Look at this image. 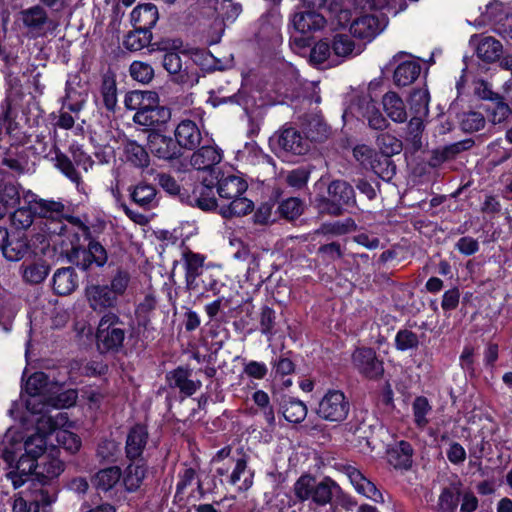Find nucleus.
<instances>
[{
    "label": "nucleus",
    "mask_w": 512,
    "mask_h": 512,
    "mask_svg": "<svg viewBox=\"0 0 512 512\" xmlns=\"http://www.w3.org/2000/svg\"><path fill=\"white\" fill-rule=\"evenodd\" d=\"M68 222L77 226L81 231L86 246L73 245L66 252L67 260L82 271H90L93 268H102L108 262V252L104 245L98 240L100 234L106 228V222L97 219L94 222H83L79 217L70 216Z\"/></svg>",
    "instance_id": "f257e3e1"
},
{
    "label": "nucleus",
    "mask_w": 512,
    "mask_h": 512,
    "mask_svg": "<svg viewBox=\"0 0 512 512\" xmlns=\"http://www.w3.org/2000/svg\"><path fill=\"white\" fill-rule=\"evenodd\" d=\"M48 385V376L44 372L33 373L26 381L24 390L29 395L26 400V408L33 414L46 412L48 403L44 402V393ZM77 394L75 391L60 393L55 399H49V405L62 408L69 407L75 403Z\"/></svg>",
    "instance_id": "f03ea898"
},
{
    "label": "nucleus",
    "mask_w": 512,
    "mask_h": 512,
    "mask_svg": "<svg viewBox=\"0 0 512 512\" xmlns=\"http://www.w3.org/2000/svg\"><path fill=\"white\" fill-rule=\"evenodd\" d=\"M155 45L158 50L165 52L162 65L171 75L173 82L190 87L198 83V74L195 65L189 60L183 62L181 56L173 51L182 45L180 40H164Z\"/></svg>",
    "instance_id": "7ed1b4c3"
},
{
    "label": "nucleus",
    "mask_w": 512,
    "mask_h": 512,
    "mask_svg": "<svg viewBox=\"0 0 512 512\" xmlns=\"http://www.w3.org/2000/svg\"><path fill=\"white\" fill-rule=\"evenodd\" d=\"M340 491V486L330 477L316 482V478L309 473L302 474L293 485L294 495L299 502L311 499L318 506L329 504Z\"/></svg>",
    "instance_id": "20e7f679"
},
{
    "label": "nucleus",
    "mask_w": 512,
    "mask_h": 512,
    "mask_svg": "<svg viewBox=\"0 0 512 512\" xmlns=\"http://www.w3.org/2000/svg\"><path fill=\"white\" fill-rule=\"evenodd\" d=\"M327 197L317 198V207L321 213L340 216L350 208H356V194L353 186L345 180L337 179L329 183Z\"/></svg>",
    "instance_id": "39448f33"
},
{
    "label": "nucleus",
    "mask_w": 512,
    "mask_h": 512,
    "mask_svg": "<svg viewBox=\"0 0 512 512\" xmlns=\"http://www.w3.org/2000/svg\"><path fill=\"white\" fill-rule=\"evenodd\" d=\"M126 324L114 312L104 313L96 330V343L101 353H119L124 347Z\"/></svg>",
    "instance_id": "423d86ee"
},
{
    "label": "nucleus",
    "mask_w": 512,
    "mask_h": 512,
    "mask_svg": "<svg viewBox=\"0 0 512 512\" xmlns=\"http://www.w3.org/2000/svg\"><path fill=\"white\" fill-rule=\"evenodd\" d=\"M347 113H350L357 119L366 121L369 128L373 130L384 131L390 126L388 120L376 106V102L370 93L355 95L348 107Z\"/></svg>",
    "instance_id": "0eeeda50"
},
{
    "label": "nucleus",
    "mask_w": 512,
    "mask_h": 512,
    "mask_svg": "<svg viewBox=\"0 0 512 512\" xmlns=\"http://www.w3.org/2000/svg\"><path fill=\"white\" fill-rule=\"evenodd\" d=\"M32 198V207L36 216L47 219L53 226L47 227L49 234L61 235L66 230V225L63 220H67L71 215H68V209L60 201L46 200L36 198L34 194H30Z\"/></svg>",
    "instance_id": "6e6552de"
},
{
    "label": "nucleus",
    "mask_w": 512,
    "mask_h": 512,
    "mask_svg": "<svg viewBox=\"0 0 512 512\" xmlns=\"http://www.w3.org/2000/svg\"><path fill=\"white\" fill-rule=\"evenodd\" d=\"M350 402L344 392L337 389L328 390L318 403L316 414L329 422H343L348 417Z\"/></svg>",
    "instance_id": "1a4fd4ad"
},
{
    "label": "nucleus",
    "mask_w": 512,
    "mask_h": 512,
    "mask_svg": "<svg viewBox=\"0 0 512 512\" xmlns=\"http://www.w3.org/2000/svg\"><path fill=\"white\" fill-rule=\"evenodd\" d=\"M270 144L278 152L304 155L310 150V141L294 127H284L270 138Z\"/></svg>",
    "instance_id": "9d476101"
},
{
    "label": "nucleus",
    "mask_w": 512,
    "mask_h": 512,
    "mask_svg": "<svg viewBox=\"0 0 512 512\" xmlns=\"http://www.w3.org/2000/svg\"><path fill=\"white\" fill-rule=\"evenodd\" d=\"M351 361L354 369L368 379H379L384 373L383 361L370 347L356 348L352 353Z\"/></svg>",
    "instance_id": "9b49d317"
},
{
    "label": "nucleus",
    "mask_w": 512,
    "mask_h": 512,
    "mask_svg": "<svg viewBox=\"0 0 512 512\" xmlns=\"http://www.w3.org/2000/svg\"><path fill=\"white\" fill-rule=\"evenodd\" d=\"M147 146L153 156L163 161L172 162L183 155L175 138L158 132L149 133Z\"/></svg>",
    "instance_id": "f8f14e48"
},
{
    "label": "nucleus",
    "mask_w": 512,
    "mask_h": 512,
    "mask_svg": "<svg viewBox=\"0 0 512 512\" xmlns=\"http://www.w3.org/2000/svg\"><path fill=\"white\" fill-rule=\"evenodd\" d=\"M24 27L33 37H43L54 26L47 11L41 5H34L20 12Z\"/></svg>",
    "instance_id": "ddd939ff"
},
{
    "label": "nucleus",
    "mask_w": 512,
    "mask_h": 512,
    "mask_svg": "<svg viewBox=\"0 0 512 512\" xmlns=\"http://www.w3.org/2000/svg\"><path fill=\"white\" fill-rule=\"evenodd\" d=\"M214 187L215 184L212 179L204 178L199 184L194 186L191 194H186L184 202L203 211L216 210L218 205Z\"/></svg>",
    "instance_id": "4468645a"
},
{
    "label": "nucleus",
    "mask_w": 512,
    "mask_h": 512,
    "mask_svg": "<svg viewBox=\"0 0 512 512\" xmlns=\"http://www.w3.org/2000/svg\"><path fill=\"white\" fill-rule=\"evenodd\" d=\"M223 159V152L213 145H204L195 150L190 157V165L199 171L210 172L211 178L216 175V165Z\"/></svg>",
    "instance_id": "2eb2a0df"
},
{
    "label": "nucleus",
    "mask_w": 512,
    "mask_h": 512,
    "mask_svg": "<svg viewBox=\"0 0 512 512\" xmlns=\"http://www.w3.org/2000/svg\"><path fill=\"white\" fill-rule=\"evenodd\" d=\"M211 179L216 180L214 184L217 188L219 197L222 199L231 200L235 197L241 196L247 190L246 181L231 173L217 171L216 175Z\"/></svg>",
    "instance_id": "dca6fc26"
},
{
    "label": "nucleus",
    "mask_w": 512,
    "mask_h": 512,
    "mask_svg": "<svg viewBox=\"0 0 512 512\" xmlns=\"http://www.w3.org/2000/svg\"><path fill=\"white\" fill-rule=\"evenodd\" d=\"M89 307L99 313H107L117 306L118 298L108 285H92L86 288Z\"/></svg>",
    "instance_id": "f3484780"
},
{
    "label": "nucleus",
    "mask_w": 512,
    "mask_h": 512,
    "mask_svg": "<svg viewBox=\"0 0 512 512\" xmlns=\"http://www.w3.org/2000/svg\"><path fill=\"white\" fill-rule=\"evenodd\" d=\"M131 462L122 471V484L128 493L137 492L144 483L149 466L144 459L130 460Z\"/></svg>",
    "instance_id": "a211bd4d"
},
{
    "label": "nucleus",
    "mask_w": 512,
    "mask_h": 512,
    "mask_svg": "<svg viewBox=\"0 0 512 512\" xmlns=\"http://www.w3.org/2000/svg\"><path fill=\"white\" fill-rule=\"evenodd\" d=\"M29 500L31 505L34 506L33 512H39L40 508L50 506L57 499L58 489L46 482H42L36 479L31 480L29 485Z\"/></svg>",
    "instance_id": "6ab92c4d"
},
{
    "label": "nucleus",
    "mask_w": 512,
    "mask_h": 512,
    "mask_svg": "<svg viewBox=\"0 0 512 512\" xmlns=\"http://www.w3.org/2000/svg\"><path fill=\"white\" fill-rule=\"evenodd\" d=\"M37 457L25 452L16 462L15 468L6 474L15 489L33 480L31 475L38 470Z\"/></svg>",
    "instance_id": "aec40b11"
},
{
    "label": "nucleus",
    "mask_w": 512,
    "mask_h": 512,
    "mask_svg": "<svg viewBox=\"0 0 512 512\" xmlns=\"http://www.w3.org/2000/svg\"><path fill=\"white\" fill-rule=\"evenodd\" d=\"M175 140L180 149L194 150L202 140V134L198 125L189 119L182 120L175 128Z\"/></svg>",
    "instance_id": "412c9836"
},
{
    "label": "nucleus",
    "mask_w": 512,
    "mask_h": 512,
    "mask_svg": "<svg viewBox=\"0 0 512 512\" xmlns=\"http://www.w3.org/2000/svg\"><path fill=\"white\" fill-rule=\"evenodd\" d=\"M171 117L169 108L159 106V100L145 107L143 111L136 112L133 121L141 126L156 127L165 124Z\"/></svg>",
    "instance_id": "4be33fe9"
},
{
    "label": "nucleus",
    "mask_w": 512,
    "mask_h": 512,
    "mask_svg": "<svg viewBox=\"0 0 512 512\" xmlns=\"http://www.w3.org/2000/svg\"><path fill=\"white\" fill-rule=\"evenodd\" d=\"M148 431L146 426L136 424L130 428L125 444L126 457L129 460L142 459L141 456L148 442Z\"/></svg>",
    "instance_id": "5701e85b"
},
{
    "label": "nucleus",
    "mask_w": 512,
    "mask_h": 512,
    "mask_svg": "<svg viewBox=\"0 0 512 512\" xmlns=\"http://www.w3.org/2000/svg\"><path fill=\"white\" fill-rule=\"evenodd\" d=\"M190 370L184 367H177L176 369L167 372L166 382L172 389H178L181 394L185 396H192L201 387L200 381H193L190 379Z\"/></svg>",
    "instance_id": "b1692460"
},
{
    "label": "nucleus",
    "mask_w": 512,
    "mask_h": 512,
    "mask_svg": "<svg viewBox=\"0 0 512 512\" xmlns=\"http://www.w3.org/2000/svg\"><path fill=\"white\" fill-rule=\"evenodd\" d=\"M159 18L158 9L152 3L137 5L131 12V23L134 28H139L143 34L151 33V29Z\"/></svg>",
    "instance_id": "393cba45"
},
{
    "label": "nucleus",
    "mask_w": 512,
    "mask_h": 512,
    "mask_svg": "<svg viewBox=\"0 0 512 512\" xmlns=\"http://www.w3.org/2000/svg\"><path fill=\"white\" fill-rule=\"evenodd\" d=\"M326 23L325 17L314 10L297 12L292 18L294 29L301 34L320 31L326 26Z\"/></svg>",
    "instance_id": "a878e982"
},
{
    "label": "nucleus",
    "mask_w": 512,
    "mask_h": 512,
    "mask_svg": "<svg viewBox=\"0 0 512 512\" xmlns=\"http://www.w3.org/2000/svg\"><path fill=\"white\" fill-rule=\"evenodd\" d=\"M79 279L74 267L58 268L52 277V288L55 294L66 296L78 287Z\"/></svg>",
    "instance_id": "bb28decb"
},
{
    "label": "nucleus",
    "mask_w": 512,
    "mask_h": 512,
    "mask_svg": "<svg viewBox=\"0 0 512 512\" xmlns=\"http://www.w3.org/2000/svg\"><path fill=\"white\" fill-rule=\"evenodd\" d=\"M50 272V265L45 259L25 260L20 266V273L25 283L37 285L42 283Z\"/></svg>",
    "instance_id": "cd10ccee"
},
{
    "label": "nucleus",
    "mask_w": 512,
    "mask_h": 512,
    "mask_svg": "<svg viewBox=\"0 0 512 512\" xmlns=\"http://www.w3.org/2000/svg\"><path fill=\"white\" fill-rule=\"evenodd\" d=\"M382 30L379 19L374 15H363L350 25V33L359 39L371 41Z\"/></svg>",
    "instance_id": "c85d7f7f"
},
{
    "label": "nucleus",
    "mask_w": 512,
    "mask_h": 512,
    "mask_svg": "<svg viewBox=\"0 0 512 512\" xmlns=\"http://www.w3.org/2000/svg\"><path fill=\"white\" fill-rule=\"evenodd\" d=\"M462 493V481L456 477L439 495L436 512H455Z\"/></svg>",
    "instance_id": "c756f323"
},
{
    "label": "nucleus",
    "mask_w": 512,
    "mask_h": 512,
    "mask_svg": "<svg viewBox=\"0 0 512 512\" xmlns=\"http://www.w3.org/2000/svg\"><path fill=\"white\" fill-rule=\"evenodd\" d=\"M185 281L188 290H196L199 288L197 278L203 273L204 257L191 251L183 254Z\"/></svg>",
    "instance_id": "7c9ffc66"
},
{
    "label": "nucleus",
    "mask_w": 512,
    "mask_h": 512,
    "mask_svg": "<svg viewBox=\"0 0 512 512\" xmlns=\"http://www.w3.org/2000/svg\"><path fill=\"white\" fill-rule=\"evenodd\" d=\"M54 150L55 156L52 160L55 161V166L73 183L79 187L82 184V178L80 173L75 168L73 161L64 153L60 152L55 144L51 145V149L49 152H46V147L43 146V149L39 151V154H42L44 157H48L51 151Z\"/></svg>",
    "instance_id": "2f4dec72"
},
{
    "label": "nucleus",
    "mask_w": 512,
    "mask_h": 512,
    "mask_svg": "<svg viewBox=\"0 0 512 512\" xmlns=\"http://www.w3.org/2000/svg\"><path fill=\"white\" fill-rule=\"evenodd\" d=\"M30 250V242L23 233L9 235L8 241L2 251L8 261H19L23 259Z\"/></svg>",
    "instance_id": "473e14b6"
},
{
    "label": "nucleus",
    "mask_w": 512,
    "mask_h": 512,
    "mask_svg": "<svg viewBox=\"0 0 512 512\" xmlns=\"http://www.w3.org/2000/svg\"><path fill=\"white\" fill-rule=\"evenodd\" d=\"M129 191L132 202L144 210H150L157 205V190L153 185L140 182L131 187Z\"/></svg>",
    "instance_id": "72a5a7b5"
},
{
    "label": "nucleus",
    "mask_w": 512,
    "mask_h": 512,
    "mask_svg": "<svg viewBox=\"0 0 512 512\" xmlns=\"http://www.w3.org/2000/svg\"><path fill=\"white\" fill-rule=\"evenodd\" d=\"M421 65L414 60H405L396 65L393 72V80L396 86L405 87L411 85L420 75Z\"/></svg>",
    "instance_id": "f704fd0d"
},
{
    "label": "nucleus",
    "mask_w": 512,
    "mask_h": 512,
    "mask_svg": "<svg viewBox=\"0 0 512 512\" xmlns=\"http://www.w3.org/2000/svg\"><path fill=\"white\" fill-rule=\"evenodd\" d=\"M124 155L126 162L136 169L144 170L150 165V155L144 146L135 140H127L124 143Z\"/></svg>",
    "instance_id": "c9c22d12"
},
{
    "label": "nucleus",
    "mask_w": 512,
    "mask_h": 512,
    "mask_svg": "<svg viewBox=\"0 0 512 512\" xmlns=\"http://www.w3.org/2000/svg\"><path fill=\"white\" fill-rule=\"evenodd\" d=\"M412 445L407 441H400L388 451V462L396 469H409L412 466Z\"/></svg>",
    "instance_id": "e433bc0d"
},
{
    "label": "nucleus",
    "mask_w": 512,
    "mask_h": 512,
    "mask_svg": "<svg viewBox=\"0 0 512 512\" xmlns=\"http://www.w3.org/2000/svg\"><path fill=\"white\" fill-rule=\"evenodd\" d=\"M383 109L394 122L403 123L407 119L405 104L395 92H387L382 98Z\"/></svg>",
    "instance_id": "4c0bfd02"
},
{
    "label": "nucleus",
    "mask_w": 512,
    "mask_h": 512,
    "mask_svg": "<svg viewBox=\"0 0 512 512\" xmlns=\"http://www.w3.org/2000/svg\"><path fill=\"white\" fill-rule=\"evenodd\" d=\"M502 49L499 40L492 36H481L476 46V54L484 62L491 63L500 58Z\"/></svg>",
    "instance_id": "58836bf2"
},
{
    "label": "nucleus",
    "mask_w": 512,
    "mask_h": 512,
    "mask_svg": "<svg viewBox=\"0 0 512 512\" xmlns=\"http://www.w3.org/2000/svg\"><path fill=\"white\" fill-rule=\"evenodd\" d=\"M248 456L242 454L235 462L234 469L228 477V483L236 485L244 476L242 483L238 486L239 491H247L253 485V472L247 471Z\"/></svg>",
    "instance_id": "ea45409f"
},
{
    "label": "nucleus",
    "mask_w": 512,
    "mask_h": 512,
    "mask_svg": "<svg viewBox=\"0 0 512 512\" xmlns=\"http://www.w3.org/2000/svg\"><path fill=\"white\" fill-rule=\"evenodd\" d=\"M158 100L159 95L155 91L133 90L125 95L124 105L128 110H136V112H139Z\"/></svg>",
    "instance_id": "a19ab883"
},
{
    "label": "nucleus",
    "mask_w": 512,
    "mask_h": 512,
    "mask_svg": "<svg viewBox=\"0 0 512 512\" xmlns=\"http://www.w3.org/2000/svg\"><path fill=\"white\" fill-rule=\"evenodd\" d=\"M121 476L122 471L118 466L107 467L95 474L93 484L98 491L108 492L120 482Z\"/></svg>",
    "instance_id": "79ce46f5"
},
{
    "label": "nucleus",
    "mask_w": 512,
    "mask_h": 512,
    "mask_svg": "<svg viewBox=\"0 0 512 512\" xmlns=\"http://www.w3.org/2000/svg\"><path fill=\"white\" fill-rule=\"evenodd\" d=\"M64 471V463L55 457L45 456L38 463L36 480L46 482L57 478Z\"/></svg>",
    "instance_id": "37998d69"
},
{
    "label": "nucleus",
    "mask_w": 512,
    "mask_h": 512,
    "mask_svg": "<svg viewBox=\"0 0 512 512\" xmlns=\"http://www.w3.org/2000/svg\"><path fill=\"white\" fill-rule=\"evenodd\" d=\"M281 412L285 420L298 424L304 421L307 416L306 405L293 397L284 398L281 402Z\"/></svg>",
    "instance_id": "c03bdc74"
},
{
    "label": "nucleus",
    "mask_w": 512,
    "mask_h": 512,
    "mask_svg": "<svg viewBox=\"0 0 512 512\" xmlns=\"http://www.w3.org/2000/svg\"><path fill=\"white\" fill-rule=\"evenodd\" d=\"M24 200L28 204L27 207H18L10 212L12 226L17 230H26L29 228L33 223L34 216H36L32 207V198L30 197V193L24 196Z\"/></svg>",
    "instance_id": "a18cd8bd"
},
{
    "label": "nucleus",
    "mask_w": 512,
    "mask_h": 512,
    "mask_svg": "<svg viewBox=\"0 0 512 512\" xmlns=\"http://www.w3.org/2000/svg\"><path fill=\"white\" fill-rule=\"evenodd\" d=\"M424 122L422 116H414L410 119L406 127L405 141L412 152L419 151L422 144V134L424 131Z\"/></svg>",
    "instance_id": "49530a36"
},
{
    "label": "nucleus",
    "mask_w": 512,
    "mask_h": 512,
    "mask_svg": "<svg viewBox=\"0 0 512 512\" xmlns=\"http://www.w3.org/2000/svg\"><path fill=\"white\" fill-rule=\"evenodd\" d=\"M100 92L106 109L114 112L117 105V87L114 74L106 73L103 75Z\"/></svg>",
    "instance_id": "de8ad7c7"
},
{
    "label": "nucleus",
    "mask_w": 512,
    "mask_h": 512,
    "mask_svg": "<svg viewBox=\"0 0 512 512\" xmlns=\"http://www.w3.org/2000/svg\"><path fill=\"white\" fill-rule=\"evenodd\" d=\"M368 169L384 181H390L396 174V164L392 157L380 153H377Z\"/></svg>",
    "instance_id": "09e8293b"
},
{
    "label": "nucleus",
    "mask_w": 512,
    "mask_h": 512,
    "mask_svg": "<svg viewBox=\"0 0 512 512\" xmlns=\"http://www.w3.org/2000/svg\"><path fill=\"white\" fill-rule=\"evenodd\" d=\"M20 186L14 183H3L0 186V203L10 213L20 204Z\"/></svg>",
    "instance_id": "8fccbe9b"
},
{
    "label": "nucleus",
    "mask_w": 512,
    "mask_h": 512,
    "mask_svg": "<svg viewBox=\"0 0 512 512\" xmlns=\"http://www.w3.org/2000/svg\"><path fill=\"white\" fill-rule=\"evenodd\" d=\"M376 144L380 150V154L391 157L399 154L403 149L402 140L388 132L380 133L376 138Z\"/></svg>",
    "instance_id": "3c124183"
},
{
    "label": "nucleus",
    "mask_w": 512,
    "mask_h": 512,
    "mask_svg": "<svg viewBox=\"0 0 512 512\" xmlns=\"http://www.w3.org/2000/svg\"><path fill=\"white\" fill-rule=\"evenodd\" d=\"M419 344L418 335L407 328L399 329L395 335L394 345L398 351L417 350Z\"/></svg>",
    "instance_id": "603ef678"
},
{
    "label": "nucleus",
    "mask_w": 512,
    "mask_h": 512,
    "mask_svg": "<svg viewBox=\"0 0 512 512\" xmlns=\"http://www.w3.org/2000/svg\"><path fill=\"white\" fill-rule=\"evenodd\" d=\"M253 207V202L241 195L231 199L229 205L222 208L221 213L224 217L243 216L250 213Z\"/></svg>",
    "instance_id": "864d4df0"
},
{
    "label": "nucleus",
    "mask_w": 512,
    "mask_h": 512,
    "mask_svg": "<svg viewBox=\"0 0 512 512\" xmlns=\"http://www.w3.org/2000/svg\"><path fill=\"white\" fill-rule=\"evenodd\" d=\"M412 410L415 425L418 428H424L429 422L426 416L432 410L428 399L424 396L416 397L412 403Z\"/></svg>",
    "instance_id": "5fc2aeb1"
},
{
    "label": "nucleus",
    "mask_w": 512,
    "mask_h": 512,
    "mask_svg": "<svg viewBox=\"0 0 512 512\" xmlns=\"http://www.w3.org/2000/svg\"><path fill=\"white\" fill-rule=\"evenodd\" d=\"M331 46L334 56L346 58L352 55L355 43L347 34H336L331 41Z\"/></svg>",
    "instance_id": "6e6d98bb"
},
{
    "label": "nucleus",
    "mask_w": 512,
    "mask_h": 512,
    "mask_svg": "<svg viewBox=\"0 0 512 512\" xmlns=\"http://www.w3.org/2000/svg\"><path fill=\"white\" fill-rule=\"evenodd\" d=\"M277 211L281 217L294 220L303 213V202L297 197H290L279 204Z\"/></svg>",
    "instance_id": "4d7b16f0"
},
{
    "label": "nucleus",
    "mask_w": 512,
    "mask_h": 512,
    "mask_svg": "<svg viewBox=\"0 0 512 512\" xmlns=\"http://www.w3.org/2000/svg\"><path fill=\"white\" fill-rule=\"evenodd\" d=\"M483 109L494 124L505 121L511 114L509 105L503 101L502 97L492 104L484 105Z\"/></svg>",
    "instance_id": "13d9d810"
},
{
    "label": "nucleus",
    "mask_w": 512,
    "mask_h": 512,
    "mask_svg": "<svg viewBox=\"0 0 512 512\" xmlns=\"http://www.w3.org/2000/svg\"><path fill=\"white\" fill-rule=\"evenodd\" d=\"M152 39V33L143 34L139 31V28H135L134 31H130L124 41V47L129 51H139L146 47Z\"/></svg>",
    "instance_id": "bf43d9fd"
},
{
    "label": "nucleus",
    "mask_w": 512,
    "mask_h": 512,
    "mask_svg": "<svg viewBox=\"0 0 512 512\" xmlns=\"http://www.w3.org/2000/svg\"><path fill=\"white\" fill-rule=\"evenodd\" d=\"M357 225L352 218H347L344 221H336L334 223L323 224L320 229L316 231L318 234H332L344 235L346 233L355 231Z\"/></svg>",
    "instance_id": "052dcab7"
},
{
    "label": "nucleus",
    "mask_w": 512,
    "mask_h": 512,
    "mask_svg": "<svg viewBox=\"0 0 512 512\" xmlns=\"http://www.w3.org/2000/svg\"><path fill=\"white\" fill-rule=\"evenodd\" d=\"M129 73L134 80L142 84H148L154 78L152 66L142 61H133L129 67Z\"/></svg>",
    "instance_id": "680f3d73"
},
{
    "label": "nucleus",
    "mask_w": 512,
    "mask_h": 512,
    "mask_svg": "<svg viewBox=\"0 0 512 512\" xmlns=\"http://www.w3.org/2000/svg\"><path fill=\"white\" fill-rule=\"evenodd\" d=\"M430 95L427 90L417 89L410 95L411 109L415 111L416 116L425 117L429 113Z\"/></svg>",
    "instance_id": "e2e57ef3"
},
{
    "label": "nucleus",
    "mask_w": 512,
    "mask_h": 512,
    "mask_svg": "<svg viewBox=\"0 0 512 512\" xmlns=\"http://www.w3.org/2000/svg\"><path fill=\"white\" fill-rule=\"evenodd\" d=\"M155 180L165 192L172 196H178L184 202L186 193L182 192L181 186L173 176L168 173H158Z\"/></svg>",
    "instance_id": "0e129e2a"
},
{
    "label": "nucleus",
    "mask_w": 512,
    "mask_h": 512,
    "mask_svg": "<svg viewBox=\"0 0 512 512\" xmlns=\"http://www.w3.org/2000/svg\"><path fill=\"white\" fill-rule=\"evenodd\" d=\"M333 56L331 42L327 39L317 42L310 51V61L314 64H322Z\"/></svg>",
    "instance_id": "69168bd1"
},
{
    "label": "nucleus",
    "mask_w": 512,
    "mask_h": 512,
    "mask_svg": "<svg viewBox=\"0 0 512 512\" xmlns=\"http://www.w3.org/2000/svg\"><path fill=\"white\" fill-rule=\"evenodd\" d=\"M275 325H276L275 311L268 306H264L260 313V331H261V333L263 335L267 336L268 339H271L276 334Z\"/></svg>",
    "instance_id": "338daca9"
},
{
    "label": "nucleus",
    "mask_w": 512,
    "mask_h": 512,
    "mask_svg": "<svg viewBox=\"0 0 512 512\" xmlns=\"http://www.w3.org/2000/svg\"><path fill=\"white\" fill-rule=\"evenodd\" d=\"M460 125L466 133L477 132L484 128L485 118L480 112L471 111L463 115Z\"/></svg>",
    "instance_id": "774afa93"
}]
</instances>
